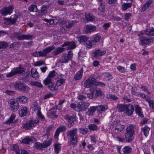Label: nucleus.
I'll return each mask as SVG.
<instances>
[{
	"mask_svg": "<svg viewBox=\"0 0 154 154\" xmlns=\"http://www.w3.org/2000/svg\"><path fill=\"white\" fill-rule=\"evenodd\" d=\"M79 130L80 133L83 134H86L88 132V128H79Z\"/></svg>",
	"mask_w": 154,
	"mask_h": 154,
	"instance_id": "13d9d810",
	"label": "nucleus"
},
{
	"mask_svg": "<svg viewBox=\"0 0 154 154\" xmlns=\"http://www.w3.org/2000/svg\"><path fill=\"white\" fill-rule=\"evenodd\" d=\"M17 18L18 16L14 14L11 15L10 18H4V20L5 21V23L6 24H13L16 22Z\"/></svg>",
	"mask_w": 154,
	"mask_h": 154,
	"instance_id": "4468645a",
	"label": "nucleus"
},
{
	"mask_svg": "<svg viewBox=\"0 0 154 154\" xmlns=\"http://www.w3.org/2000/svg\"><path fill=\"white\" fill-rule=\"evenodd\" d=\"M44 64L43 60H40L36 62L34 64L35 66H40Z\"/></svg>",
	"mask_w": 154,
	"mask_h": 154,
	"instance_id": "0e129e2a",
	"label": "nucleus"
},
{
	"mask_svg": "<svg viewBox=\"0 0 154 154\" xmlns=\"http://www.w3.org/2000/svg\"><path fill=\"white\" fill-rule=\"evenodd\" d=\"M83 71V69L82 67L75 75L74 77V79L76 80H79L81 79L82 78Z\"/></svg>",
	"mask_w": 154,
	"mask_h": 154,
	"instance_id": "c85d7f7f",
	"label": "nucleus"
},
{
	"mask_svg": "<svg viewBox=\"0 0 154 154\" xmlns=\"http://www.w3.org/2000/svg\"><path fill=\"white\" fill-rule=\"evenodd\" d=\"M138 36H139V40L140 44H141L142 45H149L154 41L153 38H148L142 36H140L139 34H138Z\"/></svg>",
	"mask_w": 154,
	"mask_h": 154,
	"instance_id": "6e6552de",
	"label": "nucleus"
},
{
	"mask_svg": "<svg viewBox=\"0 0 154 154\" xmlns=\"http://www.w3.org/2000/svg\"><path fill=\"white\" fill-rule=\"evenodd\" d=\"M9 108L11 111L13 112L16 111L19 108V104L18 102L14 99L10 100L8 102Z\"/></svg>",
	"mask_w": 154,
	"mask_h": 154,
	"instance_id": "9b49d317",
	"label": "nucleus"
},
{
	"mask_svg": "<svg viewBox=\"0 0 154 154\" xmlns=\"http://www.w3.org/2000/svg\"><path fill=\"white\" fill-rule=\"evenodd\" d=\"M89 105V103L88 102H80L78 104V108H76V111L79 112L85 110Z\"/></svg>",
	"mask_w": 154,
	"mask_h": 154,
	"instance_id": "2eb2a0df",
	"label": "nucleus"
},
{
	"mask_svg": "<svg viewBox=\"0 0 154 154\" xmlns=\"http://www.w3.org/2000/svg\"><path fill=\"white\" fill-rule=\"evenodd\" d=\"M38 119L27 121L26 123L23 124L22 127L25 130H31L39 122Z\"/></svg>",
	"mask_w": 154,
	"mask_h": 154,
	"instance_id": "39448f33",
	"label": "nucleus"
},
{
	"mask_svg": "<svg viewBox=\"0 0 154 154\" xmlns=\"http://www.w3.org/2000/svg\"><path fill=\"white\" fill-rule=\"evenodd\" d=\"M65 48L62 47L57 48L52 52V54L54 56H57L64 52Z\"/></svg>",
	"mask_w": 154,
	"mask_h": 154,
	"instance_id": "cd10ccee",
	"label": "nucleus"
},
{
	"mask_svg": "<svg viewBox=\"0 0 154 154\" xmlns=\"http://www.w3.org/2000/svg\"><path fill=\"white\" fill-rule=\"evenodd\" d=\"M134 110V107L132 105L129 104L128 105L125 109L126 113L127 115L131 116L132 115Z\"/></svg>",
	"mask_w": 154,
	"mask_h": 154,
	"instance_id": "b1692460",
	"label": "nucleus"
},
{
	"mask_svg": "<svg viewBox=\"0 0 154 154\" xmlns=\"http://www.w3.org/2000/svg\"><path fill=\"white\" fill-rule=\"evenodd\" d=\"M11 149L12 150L15 151L16 154H17V152H19V147L17 145L13 144L11 147Z\"/></svg>",
	"mask_w": 154,
	"mask_h": 154,
	"instance_id": "4d7b16f0",
	"label": "nucleus"
},
{
	"mask_svg": "<svg viewBox=\"0 0 154 154\" xmlns=\"http://www.w3.org/2000/svg\"><path fill=\"white\" fill-rule=\"evenodd\" d=\"M43 83L45 85H47L48 88L51 91L56 90L58 89V86L56 83L53 82V81H51V83H49L45 82Z\"/></svg>",
	"mask_w": 154,
	"mask_h": 154,
	"instance_id": "a211bd4d",
	"label": "nucleus"
},
{
	"mask_svg": "<svg viewBox=\"0 0 154 154\" xmlns=\"http://www.w3.org/2000/svg\"><path fill=\"white\" fill-rule=\"evenodd\" d=\"M56 83L58 86H60L65 82V80L60 76H58Z\"/></svg>",
	"mask_w": 154,
	"mask_h": 154,
	"instance_id": "a19ab883",
	"label": "nucleus"
},
{
	"mask_svg": "<svg viewBox=\"0 0 154 154\" xmlns=\"http://www.w3.org/2000/svg\"><path fill=\"white\" fill-rule=\"evenodd\" d=\"M14 7L12 5H10L8 7L3 8L0 10L1 13L3 16H6L11 14L12 12Z\"/></svg>",
	"mask_w": 154,
	"mask_h": 154,
	"instance_id": "ddd939ff",
	"label": "nucleus"
},
{
	"mask_svg": "<svg viewBox=\"0 0 154 154\" xmlns=\"http://www.w3.org/2000/svg\"><path fill=\"white\" fill-rule=\"evenodd\" d=\"M153 2L152 0H149L141 7V11H143L147 9L151 4Z\"/></svg>",
	"mask_w": 154,
	"mask_h": 154,
	"instance_id": "393cba45",
	"label": "nucleus"
},
{
	"mask_svg": "<svg viewBox=\"0 0 154 154\" xmlns=\"http://www.w3.org/2000/svg\"><path fill=\"white\" fill-rule=\"evenodd\" d=\"M44 20L46 22H47V24L48 26H54L55 25V21L56 20L54 19H51L48 20L46 19H45Z\"/></svg>",
	"mask_w": 154,
	"mask_h": 154,
	"instance_id": "ea45409f",
	"label": "nucleus"
},
{
	"mask_svg": "<svg viewBox=\"0 0 154 154\" xmlns=\"http://www.w3.org/2000/svg\"><path fill=\"white\" fill-rule=\"evenodd\" d=\"M60 144L59 143L55 144L54 145V151L55 153L58 154L61 150Z\"/></svg>",
	"mask_w": 154,
	"mask_h": 154,
	"instance_id": "de8ad7c7",
	"label": "nucleus"
},
{
	"mask_svg": "<svg viewBox=\"0 0 154 154\" xmlns=\"http://www.w3.org/2000/svg\"><path fill=\"white\" fill-rule=\"evenodd\" d=\"M51 143V141L49 140L44 141L42 143L36 142L34 144L35 148L38 149H41L42 148H46L49 146Z\"/></svg>",
	"mask_w": 154,
	"mask_h": 154,
	"instance_id": "9d476101",
	"label": "nucleus"
},
{
	"mask_svg": "<svg viewBox=\"0 0 154 154\" xmlns=\"http://www.w3.org/2000/svg\"><path fill=\"white\" fill-rule=\"evenodd\" d=\"M88 128L89 130L92 131L97 130L98 129L97 126L94 124L89 125Z\"/></svg>",
	"mask_w": 154,
	"mask_h": 154,
	"instance_id": "5fc2aeb1",
	"label": "nucleus"
},
{
	"mask_svg": "<svg viewBox=\"0 0 154 154\" xmlns=\"http://www.w3.org/2000/svg\"><path fill=\"white\" fill-rule=\"evenodd\" d=\"M56 73L54 70L51 71L49 72L47 77L43 81V82L51 83V81H53V78L56 76Z\"/></svg>",
	"mask_w": 154,
	"mask_h": 154,
	"instance_id": "dca6fc26",
	"label": "nucleus"
},
{
	"mask_svg": "<svg viewBox=\"0 0 154 154\" xmlns=\"http://www.w3.org/2000/svg\"><path fill=\"white\" fill-rule=\"evenodd\" d=\"M29 112L28 109L25 106L21 107L19 110V113L21 117L25 116Z\"/></svg>",
	"mask_w": 154,
	"mask_h": 154,
	"instance_id": "aec40b11",
	"label": "nucleus"
},
{
	"mask_svg": "<svg viewBox=\"0 0 154 154\" xmlns=\"http://www.w3.org/2000/svg\"><path fill=\"white\" fill-rule=\"evenodd\" d=\"M40 107H37L36 108V110L37 111V114L39 119H40L42 120H45V118L43 115H42L41 112Z\"/></svg>",
	"mask_w": 154,
	"mask_h": 154,
	"instance_id": "c03bdc74",
	"label": "nucleus"
},
{
	"mask_svg": "<svg viewBox=\"0 0 154 154\" xmlns=\"http://www.w3.org/2000/svg\"><path fill=\"white\" fill-rule=\"evenodd\" d=\"M36 139L33 137H28L23 139L22 142L25 144H29L30 142L34 143L36 142Z\"/></svg>",
	"mask_w": 154,
	"mask_h": 154,
	"instance_id": "412c9836",
	"label": "nucleus"
},
{
	"mask_svg": "<svg viewBox=\"0 0 154 154\" xmlns=\"http://www.w3.org/2000/svg\"><path fill=\"white\" fill-rule=\"evenodd\" d=\"M106 2L109 4H115L117 3V0H107Z\"/></svg>",
	"mask_w": 154,
	"mask_h": 154,
	"instance_id": "338daca9",
	"label": "nucleus"
},
{
	"mask_svg": "<svg viewBox=\"0 0 154 154\" xmlns=\"http://www.w3.org/2000/svg\"><path fill=\"white\" fill-rule=\"evenodd\" d=\"M86 19L88 21H93L94 19V17L92 14H88L86 15Z\"/></svg>",
	"mask_w": 154,
	"mask_h": 154,
	"instance_id": "6e6d98bb",
	"label": "nucleus"
},
{
	"mask_svg": "<svg viewBox=\"0 0 154 154\" xmlns=\"http://www.w3.org/2000/svg\"><path fill=\"white\" fill-rule=\"evenodd\" d=\"M117 69L121 72L123 73L125 72V69L123 67L119 66L117 67Z\"/></svg>",
	"mask_w": 154,
	"mask_h": 154,
	"instance_id": "69168bd1",
	"label": "nucleus"
},
{
	"mask_svg": "<svg viewBox=\"0 0 154 154\" xmlns=\"http://www.w3.org/2000/svg\"><path fill=\"white\" fill-rule=\"evenodd\" d=\"M37 6L35 5H31L29 6L28 8V10L32 12H36L37 11Z\"/></svg>",
	"mask_w": 154,
	"mask_h": 154,
	"instance_id": "58836bf2",
	"label": "nucleus"
},
{
	"mask_svg": "<svg viewBox=\"0 0 154 154\" xmlns=\"http://www.w3.org/2000/svg\"><path fill=\"white\" fill-rule=\"evenodd\" d=\"M125 128V126L124 125L119 124L116 126L115 129L117 130L118 131L121 132Z\"/></svg>",
	"mask_w": 154,
	"mask_h": 154,
	"instance_id": "09e8293b",
	"label": "nucleus"
},
{
	"mask_svg": "<svg viewBox=\"0 0 154 154\" xmlns=\"http://www.w3.org/2000/svg\"><path fill=\"white\" fill-rule=\"evenodd\" d=\"M96 108L95 106H93L88 108L87 112L88 115L90 116L94 115V113L96 111Z\"/></svg>",
	"mask_w": 154,
	"mask_h": 154,
	"instance_id": "f704fd0d",
	"label": "nucleus"
},
{
	"mask_svg": "<svg viewBox=\"0 0 154 154\" xmlns=\"http://www.w3.org/2000/svg\"><path fill=\"white\" fill-rule=\"evenodd\" d=\"M15 117V115L14 114L11 115L10 117L6 122V124H9L12 123L13 122V121Z\"/></svg>",
	"mask_w": 154,
	"mask_h": 154,
	"instance_id": "3c124183",
	"label": "nucleus"
},
{
	"mask_svg": "<svg viewBox=\"0 0 154 154\" xmlns=\"http://www.w3.org/2000/svg\"><path fill=\"white\" fill-rule=\"evenodd\" d=\"M66 130V127L64 126H61L56 130L54 137L55 138L58 137L60 132Z\"/></svg>",
	"mask_w": 154,
	"mask_h": 154,
	"instance_id": "a878e982",
	"label": "nucleus"
},
{
	"mask_svg": "<svg viewBox=\"0 0 154 154\" xmlns=\"http://www.w3.org/2000/svg\"><path fill=\"white\" fill-rule=\"evenodd\" d=\"M65 25H63L62 26H61V27L60 28V30L61 32L62 33H66L67 32V29H66L65 27Z\"/></svg>",
	"mask_w": 154,
	"mask_h": 154,
	"instance_id": "e2e57ef3",
	"label": "nucleus"
},
{
	"mask_svg": "<svg viewBox=\"0 0 154 154\" xmlns=\"http://www.w3.org/2000/svg\"><path fill=\"white\" fill-rule=\"evenodd\" d=\"M54 45L49 46L43 50L42 51H36L32 54L33 56L37 57L46 56L47 54L55 49Z\"/></svg>",
	"mask_w": 154,
	"mask_h": 154,
	"instance_id": "7ed1b4c3",
	"label": "nucleus"
},
{
	"mask_svg": "<svg viewBox=\"0 0 154 154\" xmlns=\"http://www.w3.org/2000/svg\"><path fill=\"white\" fill-rule=\"evenodd\" d=\"M145 34L146 35L154 36V28H152L144 30Z\"/></svg>",
	"mask_w": 154,
	"mask_h": 154,
	"instance_id": "e433bc0d",
	"label": "nucleus"
},
{
	"mask_svg": "<svg viewBox=\"0 0 154 154\" xmlns=\"http://www.w3.org/2000/svg\"><path fill=\"white\" fill-rule=\"evenodd\" d=\"M104 95V94L101 90L98 88L94 89L91 91V93L88 94V96L90 99L92 98L96 99L99 96L102 97Z\"/></svg>",
	"mask_w": 154,
	"mask_h": 154,
	"instance_id": "423d86ee",
	"label": "nucleus"
},
{
	"mask_svg": "<svg viewBox=\"0 0 154 154\" xmlns=\"http://www.w3.org/2000/svg\"><path fill=\"white\" fill-rule=\"evenodd\" d=\"M96 29V26L92 25H87L84 28V32L85 33L87 34L93 32Z\"/></svg>",
	"mask_w": 154,
	"mask_h": 154,
	"instance_id": "f3484780",
	"label": "nucleus"
},
{
	"mask_svg": "<svg viewBox=\"0 0 154 154\" xmlns=\"http://www.w3.org/2000/svg\"><path fill=\"white\" fill-rule=\"evenodd\" d=\"M124 154H130L132 150V148L129 146H125L122 149Z\"/></svg>",
	"mask_w": 154,
	"mask_h": 154,
	"instance_id": "4c0bfd02",
	"label": "nucleus"
},
{
	"mask_svg": "<svg viewBox=\"0 0 154 154\" xmlns=\"http://www.w3.org/2000/svg\"><path fill=\"white\" fill-rule=\"evenodd\" d=\"M77 129L74 128L67 132V137H69L70 143L72 145H75L78 142Z\"/></svg>",
	"mask_w": 154,
	"mask_h": 154,
	"instance_id": "f03ea898",
	"label": "nucleus"
},
{
	"mask_svg": "<svg viewBox=\"0 0 154 154\" xmlns=\"http://www.w3.org/2000/svg\"><path fill=\"white\" fill-rule=\"evenodd\" d=\"M131 3H124L122 5V9L123 11H125L127 9L132 6Z\"/></svg>",
	"mask_w": 154,
	"mask_h": 154,
	"instance_id": "79ce46f5",
	"label": "nucleus"
},
{
	"mask_svg": "<svg viewBox=\"0 0 154 154\" xmlns=\"http://www.w3.org/2000/svg\"><path fill=\"white\" fill-rule=\"evenodd\" d=\"M106 53L105 50L101 51L100 49L95 50L93 53L94 57H97L103 55Z\"/></svg>",
	"mask_w": 154,
	"mask_h": 154,
	"instance_id": "c756f323",
	"label": "nucleus"
},
{
	"mask_svg": "<svg viewBox=\"0 0 154 154\" xmlns=\"http://www.w3.org/2000/svg\"><path fill=\"white\" fill-rule=\"evenodd\" d=\"M50 111L52 118H57L58 117L57 113V109L54 108H51Z\"/></svg>",
	"mask_w": 154,
	"mask_h": 154,
	"instance_id": "c9c22d12",
	"label": "nucleus"
},
{
	"mask_svg": "<svg viewBox=\"0 0 154 154\" xmlns=\"http://www.w3.org/2000/svg\"><path fill=\"white\" fill-rule=\"evenodd\" d=\"M8 46L6 42H0V49L5 48Z\"/></svg>",
	"mask_w": 154,
	"mask_h": 154,
	"instance_id": "680f3d73",
	"label": "nucleus"
},
{
	"mask_svg": "<svg viewBox=\"0 0 154 154\" xmlns=\"http://www.w3.org/2000/svg\"><path fill=\"white\" fill-rule=\"evenodd\" d=\"M146 102L148 103L149 107L154 110V100L149 98L146 100Z\"/></svg>",
	"mask_w": 154,
	"mask_h": 154,
	"instance_id": "49530a36",
	"label": "nucleus"
},
{
	"mask_svg": "<svg viewBox=\"0 0 154 154\" xmlns=\"http://www.w3.org/2000/svg\"><path fill=\"white\" fill-rule=\"evenodd\" d=\"M48 9V6L47 5H43L39 12V15L42 16L45 15L47 13V9Z\"/></svg>",
	"mask_w": 154,
	"mask_h": 154,
	"instance_id": "2f4dec72",
	"label": "nucleus"
},
{
	"mask_svg": "<svg viewBox=\"0 0 154 154\" xmlns=\"http://www.w3.org/2000/svg\"><path fill=\"white\" fill-rule=\"evenodd\" d=\"M75 22L74 21H70L66 25V28H71L75 24Z\"/></svg>",
	"mask_w": 154,
	"mask_h": 154,
	"instance_id": "052dcab7",
	"label": "nucleus"
},
{
	"mask_svg": "<svg viewBox=\"0 0 154 154\" xmlns=\"http://www.w3.org/2000/svg\"><path fill=\"white\" fill-rule=\"evenodd\" d=\"M33 37V35L22 34V35L17 36L16 38L18 40H20L24 39L31 40Z\"/></svg>",
	"mask_w": 154,
	"mask_h": 154,
	"instance_id": "4be33fe9",
	"label": "nucleus"
},
{
	"mask_svg": "<svg viewBox=\"0 0 154 154\" xmlns=\"http://www.w3.org/2000/svg\"><path fill=\"white\" fill-rule=\"evenodd\" d=\"M96 110H97L98 113H101L105 110V107L103 105H99L95 106Z\"/></svg>",
	"mask_w": 154,
	"mask_h": 154,
	"instance_id": "37998d69",
	"label": "nucleus"
},
{
	"mask_svg": "<svg viewBox=\"0 0 154 154\" xmlns=\"http://www.w3.org/2000/svg\"><path fill=\"white\" fill-rule=\"evenodd\" d=\"M142 130L143 131L144 135L146 136L149 134V131L150 130V128L146 126L144 128H142Z\"/></svg>",
	"mask_w": 154,
	"mask_h": 154,
	"instance_id": "864d4df0",
	"label": "nucleus"
},
{
	"mask_svg": "<svg viewBox=\"0 0 154 154\" xmlns=\"http://www.w3.org/2000/svg\"><path fill=\"white\" fill-rule=\"evenodd\" d=\"M16 99L18 101L23 103H27L28 100L27 97L22 95L18 96L17 97Z\"/></svg>",
	"mask_w": 154,
	"mask_h": 154,
	"instance_id": "bb28decb",
	"label": "nucleus"
},
{
	"mask_svg": "<svg viewBox=\"0 0 154 154\" xmlns=\"http://www.w3.org/2000/svg\"><path fill=\"white\" fill-rule=\"evenodd\" d=\"M73 54L71 51L68 52V54L63 53L61 57L58 60L57 62L60 63H67L69 60H71Z\"/></svg>",
	"mask_w": 154,
	"mask_h": 154,
	"instance_id": "20e7f679",
	"label": "nucleus"
},
{
	"mask_svg": "<svg viewBox=\"0 0 154 154\" xmlns=\"http://www.w3.org/2000/svg\"><path fill=\"white\" fill-rule=\"evenodd\" d=\"M89 38L86 36L83 35L79 37L78 38V40L80 42H84L85 43L88 40Z\"/></svg>",
	"mask_w": 154,
	"mask_h": 154,
	"instance_id": "a18cd8bd",
	"label": "nucleus"
},
{
	"mask_svg": "<svg viewBox=\"0 0 154 154\" xmlns=\"http://www.w3.org/2000/svg\"><path fill=\"white\" fill-rule=\"evenodd\" d=\"M77 98L80 100H83L86 98V96L83 94L79 95L77 97Z\"/></svg>",
	"mask_w": 154,
	"mask_h": 154,
	"instance_id": "774afa93",
	"label": "nucleus"
},
{
	"mask_svg": "<svg viewBox=\"0 0 154 154\" xmlns=\"http://www.w3.org/2000/svg\"><path fill=\"white\" fill-rule=\"evenodd\" d=\"M96 79L93 77H91L88 78L84 83L85 88H90L94 87L96 85Z\"/></svg>",
	"mask_w": 154,
	"mask_h": 154,
	"instance_id": "f8f14e48",
	"label": "nucleus"
},
{
	"mask_svg": "<svg viewBox=\"0 0 154 154\" xmlns=\"http://www.w3.org/2000/svg\"><path fill=\"white\" fill-rule=\"evenodd\" d=\"M84 45L85 46V48L87 50L90 49L93 47L96 46L94 42L92 40H87L85 43Z\"/></svg>",
	"mask_w": 154,
	"mask_h": 154,
	"instance_id": "5701e85b",
	"label": "nucleus"
},
{
	"mask_svg": "<svg viewBox=\"0 0 154 154\" xmlns=\"http://www.w3.org/2000/svg\"><path fill=\"white\" fill-rule=\"evenodd\" d=\"M25 72V70L23 68L19 66L17 68H14L10 72L6 74L7 77H11L17 74H20L23 73Z\"/></svg>",
	"mask_w": 154,
	"mask_h": 154,
	"instance_id": "0eeeda50",
	"label": "nucleus"
},
{
	"mask_svg": "<svg viewBox=\"0 0 154 154\" xmlns=\"http://www.w3.org/2000/svg\"><path fill=\"white\" fill-rule=\"evenodd\" d=\"M128 105L122 104H118L117 106V110L119 112H122L125 110Z\"/></svg>",
	"mask_w": 154,
	"mask_h": 154,
	"instance_id": "473e14b6",
	"label": "nucleus"
},
{
	"mask_svg": "<svg viewBox=\"0 0 154 154\" xmlns=\"http://www.w3.org/2000/svg\"><path fill=\"white\" fill-rule=\"evenodd\" d=\"M62 47L68 46L67 49L68 50L74 49L76 47L75 43L73 42H66L61 45Z\"/></svg>",
	"mask_w": 154,
	"mask_h": 154,
	"instance_id": "6ab92c4d",
	"label": "nucleus"
},
{
	"mask_svg": "<svg viewBox=\"0 0 154 154\" xmlns=\"http://www.w3.org/2000/svg\"><path fill=\"white\" fill-rule=\"evenodd\" d=\"M138 96L140 97H142L146 101L147 99H148L149 98L148 96H146L145 94L141 93H138Z\"/></svg>",
	"mask_w": 154,
	"mask_h": 154,
	"instance_id": "bf43d9fd",
	"label": "nucleus"
},
{
	"mask_svg": "<svg viewBox=\"0 0 154 154\" xmlns=\"http://www.w3.org/2000/svg\"><path fill=\"white\" fill-rule=\"evenodd\" d=\"M101 38V37L100 35H95L94 39L92 40L94 42V43L95 45H96V43L99 42L100 41Z\"/></svg>",
	"mask_w": 154,
	"mask_h": 154,
	"instance_id": "8fccbe9b",
	"label": "nucleus"
},
{
	"mask_svg": "<svg viewBox=\"0 0 154 154\" xmlns=\"http://www.w3.org/2000/svg\"><path fill=\"white\" fill-rule=\"evenodd\" d=\"M100 5L98 9L100 12L101 15L104 16V13L105 12V8L104 7L102 3H100Z\"/></svg>",
	"mask_w": 154,
	"mask_h": 154,
	"instance_id": "603ef678",
	"label": "nucleus"
},
{
	"mask_svg": "<svg viewBox=\"0 0 154 154\" xmlns=\"http://www.w3.org/2000/svg\"><path fill=\"white\" fill-rule=\"evenodd\" d=\"M14 87L16 89L19 91H23L25 93L28 92L29 88L26 85L23 83H19L16 82L14 84Z\"/></svg>",
	"mask_w": 154,
	"mask_h": 154,
	"instance_id": "1a4fd4ad",
	"label": "nucleus"
},
{
	"mask_svg": "<svg viewBox=\"0 0 154 154\" xmlns=\"http://www.w3.org/2000/svg\"><path fill=\"white\" fill-rule=\"evenodd\" d=\"M135 126L132 124L127 125L125 129L124 133L125 142L130 143L133 140L135 134Z\"/></svg>",
	"mask_w": 154,
	"mask_h": 154,
	"instance_id": "f257e3e1",
	"label": "nucleus"
},
{
	"mask_svg": "<svg viewBox=\"0 0 154 154\" xmlns=\"http://www.w3.org/2000/svg\"><path fill=\"white\" fill-rule=\"evenodd\" d=\"M135 108L136 113L138 115V116L141 117H143V115L141 112V108L138 105H135Z\"/></svg>",
	"mask_w": 154,
	"mask_h": 154,
	"instance_id": "7c9ffc66",
	"label": "nucleus"
},
{
	"mask_svg": "<svg viewBox=\"0 0 154 154\" xmlns=\"http://www.w3.org/2000/svg\"><path fill=\"white\" fill-rule=\"evenodd\" d=\"M31 72L32 77L35 78V79L39 78L38 73V72L36 69H32L31 70Z\"/></svg>",
	"mask_w": 154,
	"mask_h": 154,
	"instance_id": "72a5a7b5",
	"label": "nucleus"
}]
</instances>
